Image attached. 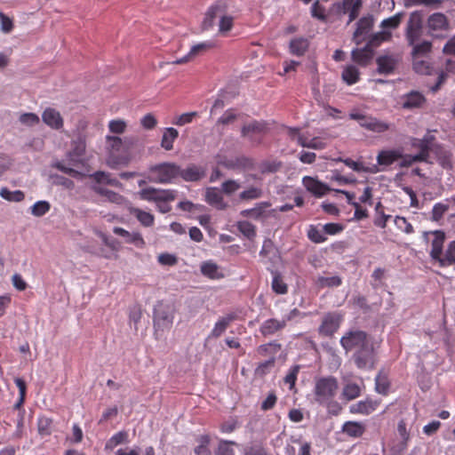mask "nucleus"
Listing matches in <instances>:
<instances>
[{
  "label": "nucleus",
  "instance_id": "1",
  "mask_svg": "<svg viewBox=\"0 0 455 455\" xmlns=\"http://www.w3.org/2000/svg\"><path fill=\"white\" fill-rule=\"evenodd\" d=\"M136 143V138L133 136H106V149L108 153L107 160L110 167L121 163L124 156L133 148Z\"/></svg>",
  "mask_w": 455,
  "mask_h": 455
},
{
  "label": "nucleus",
  "instance_id": "2",
  "mask_svg": "<svg viewBox=\"0 0 455 455\" xmlns=\"http://www.w3.org/2000/svg\"><path fill=\"white\" fill-rule=\"evenodd\" d=\"M339 389V382L335 377L328 376L315 379L314 387V399L315 403L327 408L337 407L334 400Z\"/></svg>",
  "mask_w": 455,
  "mask_h": 455
},
{
  "label": "nucleus",
  "instance_id": "3",
  "mask_svg": "<svg viewBox=\"0 0 455 455\" xmlns=\"http://www.w3.org/2000/svg\"><path fill=\"white\" fill-rule=\"evenodd\" d=\"M85 148L84 139L82 136H78L76 140H72L71 149L67 154V161L68 163L66 164L64 161H57L53 164V167L72 177H78L80 172L72 166H77L82 164V157L85 153Z\"/></svg>",
  "mask_w": 455,
  "mask_h": 455
},
{
  "label": "nucleus",
  "instance_id": "4",
  "mask_svg": "<svg viewBox=\"0 0 455 455\" xmlns=\"http://www.w3.org/2000/svg\"><path fill=\"white\" fill-rule=\"evenodd\" d=\"M225 5L221 4H216L212 5L203 20V29H209L213 26L214 20L219 17V32L222 35L228 32L233 27V17L225 15Z\"/></svg>",
  "mask_w": 455,
  "mask_h": 455
},
{
  "label": "nucleus",
  "instance_id": "5",
  "mask_svg": "<svg viewBox=\"0 0 455 455\" xmlns=\"http://www.w3.org/2000/svg\"><path fill=\"white\" fill-rule=\"evenodd\" d=\"M391 33L386 30L372 35L368 44L363 48H356L352 51V59L361 66H366L373 57L372 47L379 45L383 41H387Z\"/></svg>",
  "mask_w": 455,
  "mask_h": 455
},
{
  "label": "nucleus",
  "instance_id": "6",
  "mask_svg": "<svg viewBox=\"0 0 455 455\" xmlns=\"http://www.w3.org/2000/svg\"><path fill=\"white\" fill-rule=\"evenodd\" d=\"M150 177L149 180L167 184L172 183L175 179L179 177L180 165L175 163H162L159 164L152 165L149 168Z\"/></svg>",
  "mask_w": 455,
  "mask_h": 455
},
{
  "label": "nucleus",
  "instance_id": "7",
  "mask_svg": "<svg viewBox=\"0 0 455 455\" xmlns=\"http://www.w3.org/2000/svg\"><path fill=\"white\" fill-rule=\"evenodd\" d=\"M349 118L358 122L362 128L370 132L382 133L391 129V124L379 120L371 116L362 114L358 111H352L349 114Z\"/></svg>",
  "mask_w": 455,
  "mask_h": 455
},
{
  "label": "nucleus",
  "instance_id": "8",
  "mask_svg": "<svg viewBox=\"0 0 455 455\" xmlns=\"http://www.w3.org/2000/svg\"><path fill=\"white\" fill-rule=\"evenodd\" d=\"M371 342L366 332L359 330L349 331L340 339L341 347L347 351L359 349Z\"/></svg>",
  "mask_w": 455,
  "mask_h": 455
},
{
  "label": "nucleus",
  "instance_id": "9",
  "mask_svg": "<svg viewBox=\"0 0 455 455\" xmlns=\"http://www.w3.org/2000/svg\"><path fill=\"white\" fill-rule=\"evenodd\" d=\"M354 362L359 369H372L375 364V353L372 342L357 349L353 355Z\"/></svg>",
  "mask_w": 455,
  "mask_h": 455
},
{
  "label": "nucleus",
  "instance_id": "10",
  "mask_svg": "<svg viewBox=\"0 0 455 455\" xmlns=\"http://www.w3.org/2000/svg\"><path fill=\"white\" fill-rule=\"evenodd\" d=\"M174 319L172 307L163 304L158 305L154 310V327L156 331L170 329Z\"/></svg>",
  "mask_w": 455,
  "mask_h": 455
},
{
  "label": "nucleus",
  "instance_id": "11",
  "mask_svg": "<svg viewBox=\"0 0 455 455\" xmlns=\"http://www.w3.org/2000/svg\"><path fill=\"white\" fill-rule=\"evenodd\" d=\"M343 322V315L339 312H330L323 315L318 328L319 334L323 336H332Z\"/></svg>",
  "mask_w": 455,
  "mask_h": 455
},
{
  "label": "nucleus",
  "instance_id": "12",
  "mask_svg": "<svg viewBox=\"0 0 455 455\" xmlns=\"http://www.w3.org/2000/svg\"><path fill=\"white\" fill-rule=\"evenodd\" d=\"M423 31L424 28L420 15L417 12L411 13L406 28V39L408 44L412 45L421 41Z\"/></svg>",
  "mask_w": 455,
  "mask_h": 455
},
{
  "label": "nucleus",
  "instance_id": "13",
  "mask_svg": "<svg viewBox=\"0 0 455 455\" xmlns=\"http://www.w3.org/2000/svg\"><path fill=\"white\" fill-rule=\"evenodd\" d=\"M140 197L146 201H173L175 199V191L157 189L154 188H143L139 193Z\"/></svg>",
  "mask_w": 455,
  "mask_h": 455
},
{
  "label": "nucleus",
  "instance_id": "14",
  "mask_svg": "<svg viewBox=\"0 0 455 455\" xmlns=\"http://www.w3.org/2000/svg\"><path fill=\"white\" fill-rule=\"evenodd\" d=\"M362 7L361 0H342L333 4V10L338 14H348V22H352L358 16Z\"/></svg>",
  "mask_w": 455,
  "mask_h": 455
},
{
  "label": "nucleus",
  "instance_id": "15",
  "mask_svg": "<svg viewBox=\"0 0 455 455\" xmlns=\"http://www.w3.org/2000/svg\"><path fill=\"white\" fill-rule=\"evenodd\" d=\"M288 135L292 139L296 140L297 142L304 148H309L313 149H323L326 147V143L320 138H308L307 136L299 133L297 128H288Z\"/></svg>",
  "mask_w": 455,
  "mask_h": 455
},
{
  "label": "nucleus",
  "instance_id": "16",
  "mask_svg": "<svg viewBox=\"0 0 455 455\" xmlns=\"http://www.w3.org/2000/svg\"><path fill=\"white\" fill-rule=\"evenodd\" d=\"M267 125L263 122L253 121L242 128V136L247 138L251 143H260V136L266 132Z\"/></svg>",
  "mask_w": 455,
  "mask_h": 455
},
{
  "label": "nucleus",
  "instance_id": "17",
  "mask_svg": "<svg viewBox=\"0 0 455 455\" xmlns=\"http://www.w3.org/2000/svg\"><path fill=\"white\" fill-rule=\"evenodd\" d=\"M426 103L425 96L419 91H411L400 98V104L403 108L412 110L420 108Z\"/></svg>",
  "mask_w": 455,
  "mask_h": 455
},
{
  "label": "nucleus",
  "instance_id": "18",
  "mask_svg": "<svg viewBox=\"0 0 455 455\" xmlns=\"http://www.w3.org/2000/svg\"><path fill=\"white\" fill-rule=\"evenodd\" d=\"M372 16H365L359 20V21L357 22V28L353 36V40L356 44H360L368 37L372 28Z\"/></svg>",
  "mask_w": 455,
  "mask_h": 455
},
{
  "label": "nucleus",
  "instance_id": "19",
  "mask_svg": "<svg viewBox=\"0 0 455 455\" xmlns=\"http://www.w3.org/2000/svg\"><path fill=\"white\" fill-rule=\"evenodd\" d=\"M213 47L211 42H203L193 45L189 52L183 57L173 60L172 63L175 65L185 64L194 60L196 57L202 55L204 52Z\"/></svg>",
  "mask_w": 455,
  "mask_h": 455
},
{
  "label": "nucleus",
  "instance_id": "20",
  "mask_svg": "<svg viewBox=\"0 0 455 455\" xmlns=\"http://www.w3.org/2000/svg\"><path fill=\"white\" fill-rule=\"evenodd\" d=\"M302 184L315 197H322L331 190L326 184L310 176H305Z\"/></svg>",
  "mask_w": 455,
  "mask_h": 455
},
{
  "label": "nucleus",
  "instance_id": "21",
  "mask_svg": "<svg viewBox=\"0 0 455 455\" xmlns=\"http://www.w3.org/2000/svg\"><path fill=\"white\" fill-rule=\"evenodd\" d=\"M42 120L47 126L53 130H60L64 124L60 113L52 108H47L44 110Z\"/></svg>",
  "mask_w": 455,
  "mask_h": 455
},
{
  "label": "nucleus",
  "instance_id": "22",
  "mask_svg": "<svg viewBox=\"0 0 455 455\" xmlns=\"http://www.w3.org/2000/svg\"><path fill=\"white\" fill-rule=\"evenodd\" d=\"M205 176V170L202 166L189 164L186 169L180 166L179 177L188 182L198 181Z\"/></svg>",
  "mask_w": 455,
  "mask_h": 455
},
{
  "label": "nucleus",
  "instance_id": "23",
  "mask_svg": "<svg viewBox=\"0 0 455 455\" xmlns=\"http://www.w3.org/2000/svg\"><path fill=\"white\" fill-rule=\"evenodd\" d=\"M114 234L120 235L124 238V242L131 243L137 248H142L145 245V241L139 232H129L123 228L115 227L113 228Z\"/></svg>",
  "mask_w": 455,
  "mask_h": 455
},
{
  "label": "nucleus",
  "instance_id": "24",
  "mask_svg": "<svg viewBox=\"0 0 455 455\" xmlns=\"http://www.w3.org/2000/svg\"><path fill=\"white\" fill-rule=\"evenodd\" d=\"M205 201L218 210H224L227 208V203L224 201L221 191L215 187L206 188Z\"/></svg>",
  "mask_w": 455,
  "mask_h": 455
},
{
  "label": "nucleus",
  "instance_id": "25",
  "mask_svg": "<svg viewBox=\"0 0 455 455\" xmlns=\"http://www.w3.org/2000/svg\"><path fill=\"white\" fill-rule=\"evenodd\" d=\"M399 60L396 55H382L377 59L378 71L380 74H390Z\"/></svg>",
  "mask_w": 455,
  "mask_h": 455
},
{
  "label": "nucleus",
  "instance_id": "26",
  "mask_svg": "<svg viewBox=\"0 0 455 455\" xmlns=\"http://www.w3.org/2000/svg\"><path fill=\"white\" fill-rule=\"evenodd\" d=\"M235 319V315L233 313L220 317L219 320L215 323L209 337L215 339L220 337Z\"/></svg>",
  "mask_w": 455,
  "mask_h": 455
},
{
  "label": "nucleus",
  "instance_id": "27",
  "mask_svg": "<svg viewBox=\"0 0 455 455\" xmlns=\"http://www.w3.org/2000/svg\"><path fill=\"white\" fill-rule=\"evenodd\" d=\"M402 157L399 149L381 150L377 156V166H389Z\"/></svg>",
  "mask_w": 455,
  "mask_h": 455
},
{
  "label": "nucleus",
  "instance_id": "28",
  "mask_svg": "<svg viewBox=\"0 0 455 455\" xmlns=\"http://www.w3.org/2000/svg\"><path fill=\"white\" fill-rule=\"evenodd\" d=\"M285 327V321L270 318L262 323L259 328L260 333L267 337L275 334Z\"/></svg>",
  "mask_w": 455,
  "mask_h": 455
},
{
  "label": "nucleus",
  "instance_id": "29",
  "mask_svg": "<svg viewBox=\"0 0 455 455\" xmlns=\"http://www.w3.org/2000/svg\"><path fill=\"white\" fill-rule=\"evenodd\" d=\"M336 161L344 163L347 167L357 172L377 173L384 171L383 168H379L377 165L364 166L362 163L355 162L350 158L343 159L339 157Z\"/></svg>",
  "mask_w": 455,
  "mask_h": 455
},
{
  "label": "nucleus",
  "instance_id": "30",
  "mask_svg": "<svg viewBox=\"0 0 455 455\" xmlns=\"http://www.w3.org/2000/svg\"><path fill=\"white\" fill-rule=\"evenodd\" d=\"M200 269L202 274L210 279L219 280L224 277L220 267L212 260L203 262Z\"/></svg>",
  "mask_w": 455,
  "mask_h": 455
},
{
  "label": "nucleus",
  "instance_id": "31",
  "mask_svg": "<svg viewBox=\"0 0 455 455\" xmlns=\"http://www.w3.org/2000/svg\"><path fill=\"white\" fill-rule=\"evenodd\" d=\"M432 234L434 235V239L431 243L432 248L430 251V256L433 259L436 260V259H439L440 255H442L445 235L441 230H435L432 232Z\"/></svg>",
  "mask_w": 455,
  "mask_h": 455
},
{
  "label": "nucleus",
  "instance_id": "32",
  "mask_svg": "<svg viewBox=\"0 0 455 455\" xmlns=\"http://www.w3.org/2000/svg\"><path fill=\"white\" fill-rule=\"evenodd\" d=\"M269 202H261L256 204L253 208L243 210L240 214L244 218H251L253 220H259L265 216L266 210L270 207Z\"/></svg>",
  "mask_w": 455,
  "mask_h": 455
},
{
  "label": "nucleus",
  "instance_id": "33",
  "mask_svg": "<svg viewBox=\"0 0 455 455\" xmlns=\"http://www.w3.org/2000/svg\"><path fill=\"white\" fill-rule=\"evenodd\" d=\"M427 26L433 31L443 30L448 27V20L444 14L435 12L428 17Z\"/></svg>",
  "mask_w": 455,
  "mask_h": 455
},
{
  "label": "nucleus",
  "instance_id": "34",
  "mask_svg": "<svg viewBox=\"0 0 455 455\" xmlns=\"http://www.w3.org/2000/svg\"><path fill=\"white\" fill-rule=\"evenodd\" d=\"M363 385H360L355 382H347L344 385L341 396L343 399L347 401L354 400L361 395L362 387Z\"/></svg>",
  "mask_w": 455,
  "mask_h": 455
},
{
  "label": "nucleus",
  "instance_id": "35",
  "mask_svg": "<svg viewBox=\"0 0 455 455\" xmlns=\"http://www.w3.org/2000/svg\"><path fill=\"white\" fill-rule=\"evenodd\" d=\"M443 52L452 54L445 61V72L455 74V36L444 45Z\"/></svg>",
  "mask_w": 455,
  "mask_h": 455
},
{
  "label": "nucleus",
  "instance_id": "36",
  "mask_svg": "<svg viewBox=\"0 0 455 455\" xmlns=\"http://www.w3.org/2000/svg\"><path fill=\"white\" fill-rule=\"evenodd\" d=\"M93 190L104 196L108 202L116 204H123L125 202V199L123 196L119 195L118 193H116L112 190H109L108 188H105L101 186H94Z\"/></svg>",
  "mask_w": 455,
  "mask_h": 455
},
{
  "label": "nucleus",
  "instance_id": "37",
  "mask_svg": "<svg viewBox=\"0 0 455 455\" xmlns=\"http://www.w3.org/2000/svg\"><path fill=\"white\" fill-rule=\"evenodd\" d=\"M342 431L351 437H360L365 431V427L361 422L347 421L342 427Z\"/></svg>",
  "mask_w": 455,
  "mask_h": 455
},
{
  "label": "nucleus",
  "instance_id": "38",
  "mask_svg": "<svg viewBox=\"0 0 455 455\" xmlns=\"http://www.w3.org/2000/svg\"><path fill=\"white\" fill-rule=\"evenodd\" d=\"M375 410V405L371 400L359 401L349 407V411L354 414L368 415Z\"/></svg>",
  "mask_w": 455,
  "mask_h": 455
},
{
  "label": "nucleus",
  "instance_id": "39",
  "mask_svg": "<svg viewBox=\"0 0 455 455\" xmlns=\"http://www.w3.org/2000/svg\"><path fill=\"white\" fill-rule=\"evenodd\" d=\"M308 48V41L303 37H296L290 42V52L291 54L301 56Z\"/></svg>",
  "mask_w": 455,
  "mask_h": 455
},
{
  "label": "nucleus",
  "instance_id": "40",
  "mask_svg": "<svg viewBox=\"0 0 455 455\" xmlns=\"http://www.w3.org/2000/svg\"><path fill=\"white\" fill-rule=\"evenodd\" d=\"M179 132L175 128H165L162 140L161 147L165 150H171L173 148V142L178 138Z\"/></svg>",
  "mask_w": 455,
  "mask_h": 455
},
{
  "label": "nucleus",
  "instance_id": "41",
  "mask_svg": "<svg viewBox=\"0 0 455 455\" xmlns=\"http://www.w3.org/2000/svg\"><path fill=\"white\" fill-rule=\"evenodd\" d=\"M130 213L137 218L144 227H151L154 224V216L148 212L140 210L139 208H131Z\"/></svg>",
  "mask_w": 455,
  "mask_h": 455
},
{
  "label": "nucleus",
  "instance_id": "42",
  "mask_svg": "<svg viewBox=\"0 0 455 455\" xmlns=\"http://www.w3.org/2000/svg\"><path fill=\"white\" fill-rule=\"evenodd\" d=\"M441 267L451 266L455 264V241L449 243L445 254L443 257L440 255L439 259H436Z\"/></svg>",
  "mask_w": 455,
  "mask_h": 455
},
{
  "label": "nucleus",
  "instance_id": "43",
  "mask_svg": "<svg viewBox=\"0 0 455 455\" xmlns=\"http://www.w3.org/2000/svg\"><path fill=\"white\" fill-rule=\"evenodd\" d=\"M433 152L436 156L438 163L443 168L448 169L451 167V155L448 150L443 147L437 146L435 148Z\"/></svg>",
  "mask_w": 455,
  "mask_h": 455
},
{
  "label": "nucleus",
  "instance_id": "44",
  "mask_svg": "<svg viewBox=\"0 0 455 455\" xmlns=\"http://www.w3.org/2000/svg\"><path fill=\"white\" fill-rule=\"evenodd\" d=\"M390 387V383L387 377L383 373L379 372L375 378V390L381 395H387Z\"/></svg>",
  "mask_w": 455,
  "mask_h": 455
},
{
  "label": "nucleus",
  "instance_id": "45",
  "mask_svg": "<svg viewBox=\"0 0 455 455\" xmlns=\"http://www.w3.org/2000/svg\"><path fill=\"white\" fill-rule=\"evenodd\" d=\"M126 443H128V434L125 431H120L111 436V438L106 443L105 449L113 450L117 445Z\"/></svg>",
  "mask_w": 455,
  "mask_h": 455
},
{
  "label": "nucleus",
  "instance_id": "46",
  "mask_svg": "<svg viewBox=\"0 0 455 455\" xmlns=\"http://www.w3.org/2000/svg\"><path fill=\"white\" fill-rule=\"evenodd\" d=\"M198 444L195 447L194 451L196 455H212L209 448L210 437L208 435H201L197 439Z\"/></svg>",
  "mask_w": 455,
  "mask_h": 455
},
{
  "label": "nucleus",
  "instance_id": "47",
  "mask_svg": "<svg viewBox=\"0 0 455 455\" xmlns=\"http://www.w3.org/2000/svg\"><path fill=\"white\" fill-rule=\"evenodd\" d=\"M0 196L10 202H21L25 198V195L22 191H11L7 188H2L0 189Z\"/></svg>",
  "mask_w": 455,
  "mask_h": 455
},
{
  "label": "nucleus",
  "instance_id": "48",
  "mask_svg": "<svg viewBox=\"0 0 455 455\" xmlns=\"http://www.w3.org/2000/svg\"><path fill=\"white\" fill-rule=\"evenodd\" d=\"M263 190L259 187H250L239 194V198L244 201L259 199L262 196Z\"/></svg>",
  "mask_w": 455,
  "mask_h": 455
},
{
  "label": "nucleus",
  "instance_id": "49",
  "mask_svg": "<svg viewBox=\"0 0 455 455\" xmlns=\"http://www.w3.org/2000/svg\"><path fill=\"white\" fill-rule=\"evenodd\" d=\"M342 78L347 84H354L358 81L359 72L355 66H347L342 72Z\"/></svg>",
  "mask_w": 455,
  "mask_h": 455
},
{
  "label": "nucleus",
  "instance_id": "50",
  "mask_svg": "<svg viewBox=\"0 0 455 455\" xmlns=\"http://www.w3.org/2000/svg\"><path fill=\"white\" fill-rule=\"evenodd\" d=\"M237 228L248 239H252L256 236L255 226L247 220L238 221Z\"/></svg>",
  "mask_w": 455,
  "mask_h": 455
},
{
  "label": "nucleus",
  "instance_id": "51",
  "mask_svg": "<svg viewBox=\"0 0 455 455\" xmlns=\"http://www.w3.org/2000/svg\"><path fill=\"white\" fill-rule=\"evenodd\" d=\"M51 205L47 201H37L30 207V212L36 217H41L50 211Z\"/></svg>",
  "mask_w": 455,
  "mask_h": 455
},
{
  "label": "nucleus",
  "instance_id": "52",
  "mask_svg": "<svg viewBox=\"0 0 455 455\" xmlns=\"http://www.w3.org/2000/svg\"><path fill=\"white\" fill-rule=\"evenodd\" d=\"M412 55L414 58L418 56L425 55L429 52L432 47V44L427 40H421L415 44H412Z\"/></svg>",
  "mask_w": 455,
  "mask_h": 455
},
{
  "label": "nucleus",
  "instance_id": "53",
  "mask_svg": "<svg viewBox=\"0 0 455 455\" xmlns=\"http://www.w3.org/2000/svg\"><path fill=\"white\" fill-rule=\"evenodd\" d=\"M38 433L41 435H50L52 431V421L50 418L40 417L37 422Z\"/></svg>",
  "mask_w": 455,
  "mask_h": 455
},
{
  "label": "nucleus",
  "instance_id": "54",
  "mask_svg": "<svg viewBox=\"0 0 455 455\" xmlns=\"http://www.w3.org/2000/svg\"><path fill=\"white\" fill-rule=\"evenodd\" d=\"M19 121L25 126L32 127L37 125L40 123V118L35 113H22L19 116Z\"/></svg>",
  "mask_w": 455,
  "mask_h": 455
},
{
  "label": "nucleus",
  "instance_id": "55",
  "mask_svg": "<svg viewBox=\"0 0 455 455\" xmlns=\"http://www.w3.org/2000/svg\"><path fill=\"white\" fill-rule=\"evenodd\" d=\"M127 128V123L123 119H113L108 123V130L114 134H123Z\"/></svg>",
  "mask_w": 455,
  "mask_h": 455
},
{
  "label": "nucleus",
  "instance_id": "56",
  "mask_svg": "<svg viewBox=\"0 0 455 455\" xmlns=\"http://www.w3.org/2000/svg\"><path fill=\"white\" fill-rule=\"evenodd\" d=\"M308 238L316 243H321L326 241L327 237L325 234L314 226H310L307 231Z\"/></svg>",
  "mask_w": 455,
  "mask_h": 455
},
{
  "label": "nucleus",
  "instance_id": "57",
  "mask_svg": "<svg viewBox=\"0 0 455 455\" xmlns=\"http://www.w3.org/2000/svg\"><path fill=\"white\" fill-rule=\"evenodd\" d=\"M395 227L405 234L413 233V227L404 217L396 216L394 220Z\"/></svg>",
  "mask_w": 455,
  "mask_h": 455
},
{
  "label": "nucleus",
  "instance_id": "58",
  "mask_svg": "<svg viewBox=\"0 0 455 455\" xmlns=\"http://www.w3.org/2000/svg\"><path fill=\"white\" fill-rule=\"evenodd\" d=\"M411 145L413 148L419 149V154H423L424 160L427 162L429 156V152L433 151L432 148L426 144L422 139H414Z\"/></svg>",
  "mask_w": 455,
  "mask_h": 455
},
{
  "label": "nucleus",
  "instance_id": "59",
  "mask_svg": "<svg viewBox=\"0 0 455 455\" xmlns=\"http://www.w3.org/2000/svg\"><path fill=\"white\" fill-rule=\"evenodd\" d=\"M235 444L231 441H220L215 455H235V451L230 446Z\"/></svg>",
  "mask_w": 455,
  "mask_h": 455
},
{
  "label": "nucleus",
  "instance_id": "60",
  "mask_svg": "<svg viewBox=\"0 0 455 455\" xmlns=\"http://www.w3.org/2000/svg\"><path fill=\"white\" fill-rule=\"evenodd\" d=\"M241 188L238 181L234 180H228L222 183L221 190L224 194L230 196Z\"/></svg>",
  "mask_w": 455,
  "mask_h": 455
},
{
  "label": "nucleus",
  "instance_id": "61",
  "mask_svg": "<svg viewBox=\"0 0 455 455\" xmlns=\"http://www.w3.org/2000/svg\"><path fill=\"white\" fill-rule=\"evenodd\" d=\"M403 160L400 164L402 167H408L418 162H426L424 160L423 154H416V155H406L404 156H402Z\"/></svg>",
  "mask_w": 455,
  "mask_h": 455
},
{
  "label": "nucleus",
  "instance_id": "62",
  "mask_svg": "<svg viewBox=\"0 0 455 455\" xmlns=\"http://www.w3.org/2000/svg\"><path fill=\"white\" fill-rule=\"evenodd\" d=\"M402 13H396L395 15L389 17L387 19H385L381 22L382 28H395L399 26L401 20H402Z\"/></svg>",
  "mask_w": 455,
  "mask_h": 455
},
{
  "label": "nucleus",
  "instance_id": "63",
  "mask_svg": "<svg viewBox=\"0 0 455 455\" xmlns=\"http://www.w3.org/2000/svg\"><path fill=\"white\" fill-rule=\"evenodd\" d=\"M197 112H188L184 113L179 116H177L173 121V124L182 126L188 124L192 123L194 117L197 116Z\"/></svg>",
  "mask_w": 455,
  "mask_h": 455
},
{
  "label": "nucleus",
  "instance_id": "64",
  "mask_svg": "<svg viewBox=\"0 0 455 455\" xmlns=\"http://www.w3.org/2000/svg\"><path fill=\"white\" fill-rule=\"evenodd\" d=\"M140 124L146 130H152L156 126L157 120L153 114L148 113L140 119Z\"/></svg>",
  "mask_w": 455,
  "mask_h": 455
}]
</instances>
